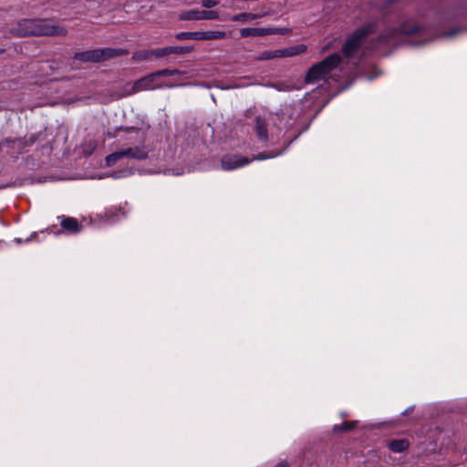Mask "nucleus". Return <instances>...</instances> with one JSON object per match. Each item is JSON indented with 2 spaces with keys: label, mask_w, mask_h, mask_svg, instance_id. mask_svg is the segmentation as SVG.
I'll list each match as a JSON object with an SVG mask.
<instances>
[{
  "label": "nucleus",
  "mask_w": 467,
  "mask_h": 467,
  "mask_svg": "<svg viewBox=\"0 0 467 467\" xmlns=\"http://www.w3.org/2000/svg\"><path fill=\"white\" fill-rule=\"evenodd\" d=\"M17 35L26 36H67V30L65 27L56 26L49 19H23L16 28Z\"/></svg>",
  "instance_id": "1"
},
{
  "label": "nucleus",
  "mask_w": 467,
  "mask_h": 467,
  "mask_svg": "<svg viewBox=\"0 0 467 467\" xmlns=\"http://www.w3.org/2000/svg\"><path fill=\"white\" fill-rule=\"evenodd\" d=\"M420 26L410 20L403 22L400 26L389 27L383 30L373 41L375 47L398 46L402 42L403 37L417 34Z\"/></svg>",
  "instance_id": "2"
},
{
  "label": "nucleus",
  "mask_w": 467,
  "mask_h": 467,
  "mask_svg": "<svg viewBox=\"0 0 467 467\" xmlns=\"http://www.w3.org/2000/svg\"><path fill=\"white\" fill-rule=\"evenodd\" d=\"M378 28V22L372 21L366 23L362 26L357 28L345 41L342 46V54L346 57H352L361 47L362 41L368 35L374 33Z\"/></svg>",
  "instance_id": "3"
},
{
  "label": "nucleus",
  "mask_w": 467,
  "mask_h": 467,
  "mask_svg": "<svg viewBox=\"0 0 467 467\" xmlns=\"http://www.w3.org/2000/svg\"><path fill=\"white\" fill-rule=\"evenodd\" d=\"M341 62V57L337 53H333L322 61L313 65L307 71L305 81L306 83H315L324 80Z\"/></svg>",
  "instance_id": "4"
},
{
  "label": "nucleus",
  "mask_w": 467,
  "mask_h": 467,
  "mask_svg": "<svg viewBox=\"0 0 467 467\" xmlns=\"http://www.w3.org/2000/svg\"><path fill=\"white\" fill-rule=\"evenodd\" d=\"M127 53L124 49L107 47L78 52L73 56V59L81 62H101Z\"/></svg>",
  "instance_id": "5"
},
{
  "label": "nucleus",
  "mask_w": 467,
  "mask_h": 467,
  "mask_svg": "<svg viewBox=\"0 0 467 467\" xmlns=\"http://www.w3.org/2000/svg\"><path fill=\"white\" fill-rule=\"evenodd\" d=\"M122 158L143 161L148 158V150L145 146H135L119 149V150L114 151L106 157V164L108 166H113L119 160Z\"/></svg>",
  "instance_id": "6"
},
{
  "label": "nucleus",
  "mask_w": 467,
  "mask_h": 467,
  "mask_svg": "<svg viewBox=\"0 0 467 467\" xmlns=\"http://www.w3.org/2000/svg\"><path fill=\"white\" fill-rule=\"evenodd\" d=\"M306 50V46L303 44L296 45L283 49L265 50L259 56L254 57L256 61L269 60L277 57H288L304 53Z\"/></svg>",
  "instance_id": "7"
},
{
  "label": "nucleus",
  "mask_w": 467,
  "mask_h": 467,
  "mask_svg": "<svg viewBox=\"0 0 467 467\" xmlns=\"http://www.w3.org/2000/svg\"><path fill=\"white\" fill-rule=\"evenodd\" d=\"M156 78L157 76L154 72L138 79L132 83V85L127 86V91L123 93L122 96H130L140 91L151 90L160 88V85L155 82Z\"/></svg>",
  "instance_id": "8"
},
{
  "label": "nucleus",
  "mask_w": 467,
  "mask_h": 467,
  "mask_svg": "<svg viewBox=\"0 0 467 467\" xmlns=\"http://www.w3.org/2000/svg\"><path fill=\"white\" fill-rule=\"evenodd\" d=\"M291 32L287 27H245L240 30L241 37L265 36L268 35H286Z\"/></svg>",
  "instance_id": "9"
},
{
  "label": "nucleus",
  "mask_w": 467,
  "mask_h": 467,
  "mask_svg": "<svg viewBox=\"0 0 467 467\" xmlns=\"http://www.w3.org/2000/svg\"><path fill=\"white\" fill-rule=\"evenodd\" d=\"M219 13L216 10H189L179 15L182 21L216 20Z\"/></svg>",
  "instance_id": "10"
},
{
  "label": "nucleus",
  "mask_w": 467,
  "mask_h": 467,
  "mask_svg": "<svg viewBox=\"0 0 467 467\" xmlns=\"http://www.w3.org/2000/svg\"><path fill=\"white\" fill-rule=\"evenodd\" d=\"M251 162L246 157L240 155L230 154L225 155L221 160L222 169L224 171H232L241 167H244Z\"/></svg>",
  "instance_id": "11"
},
{
  "label": "nucleus",
  "mask_w": 467,
  "mask_h": 467,
  "mask_svg": "<svg viewBox=\"0 0 467 467\" xmlns=\"http://www.w3.org/2000/svg\"><path fill=\"white\" fill-rule=\"evenodd\" d=\"M60 226L67 234H78L81 231V224L73 217H61Z\"/></svg>",
  "instance_id": "12"
},
{
  "label": "nucleus",
  "mask_w": 467,
  "mask_h": 467,
  "mask_svg": "<svg viewBox=\"0 0 467 467\" xmlns=\"http://www.w3.org/2000/svg\"><path fill=\"white\" fill-rule=\"evenodd\" d=\"M36 137L34 134L30 135L27 140L26 139H5L0 143V147H9L11 144L12 147L17 146L19 149L24 148L27 145H32L36 141Z\"/></svg>",
  "instance_id": "13"
},
{
  "label": "nucleus",
  "mask_w": 467,
  "mask_h": 467,
  "mask_svg": "<svg viewBox=\"0 0 467 467\" xmlns=\"http://www.w3.org/2000/svg\"><path fill=\"white\" fill-rule=\"evenodd\" d=\"M254 131L256 133L257 138L260 140L264 142H266L268 140L267 124L265 120L259 116L255 118Z\"/></svg>",
  "instance_id": "14"
},
{
  "label": "nucleus",
  "mask_w": 467,
  "mask_h": 467,
  "mask_svg": "<svg viewBox=\"0 0 467 467\" xmlns=\"http://www.w3.org/2000/svg\"><path fill=\"white\" fill-rule=\"evenodd\" d=\"M410 443L407 440H393L389 443V449L395 453H400L406 451Z\"/></svg>",
  "instance_id": "15"
},
{
  "label": "nucleus",
  "mask_w": 467,
  "mask_h": 467,
  "mask_svg": "<svg viewBox=\"0 0 467 467\" xmlns=\"http://www.w3.org/2000/svg\"><path fill=\"white\" fill-rule=\"evenodd\" d=\"M177 40H202V31L180 32L175 35Z\"/></svg>",
  "instance_id": "16"
},
{
  "label": "nucleus",
  "mask_w": 467,
  "mask_h": 467,
  "mask_svg": "<svg viewBox=\"0 0 467 467\" xmlns=\"http://www.w3.org/2000/svg\"><path fill=\"white\" fill-rule=\"evenodd\" d=\"M259 17H261V16L258 15V14L240 13V14L234 15L231 17V20L234 21V22H239V21L245 22V21L254 20V19H257Z\"/></svg>",
  "instance_id": "17"
},
{
  "label": "nucleus",
  "mask_w": 467,
  "mask_h": 467,
  "mask_svg": "<svg viewBox=\"0 0 467 467\" xmlns=\"http://www.w3.org/2000/svg\"><path fill=\"white\" fill-rule=\"evenodd\" d=\"M226 36L223 31H202V40L223 39Z\"/></svg>",
  "instance_id": "18"
},
{
  "label": "nucleus",
  "mask_w": 467,
  "mask_h": 467,
  "mask_svg": "<svg viewBox=\"0 0 467 467\" xmlns=\"http://www.w3.org/2000/svg\"><path fill=\"white\" fill-rule=\"evenodd\" d=\"M192 46L188 47H169V52L175 55H183L193 51Z\"/></svg>",
  "instance_id": "19"
},
{
  "label": "nucleus",
  "mask_w": 467,
  "mask_h": 467,
  "mask_svg": "<svg viewBox=\"0 0 467 467\" xmlns=\"http://www.w3.org/2000/svg\"><path fill=\"white\" fill-rule=\"evenodd\" d=\"M152 57V49L150 50H140L134 52L132 58L134 60H148Z\"/></svg>",
  "instance_id": "20"
},
{
  "label": "nucleus",
  "mask_w": 467,
  "mask_h": 467,
  "mask_svg": "<svg viewBox=\"0 0 467 467\" xmlns=\"http://www.w3.org/2000/svg\"><path fill=\"white\" fill-rule=\"evenodd\" d=\"M358 421H344L341 424L335 425L333 430L335 432L346 431L355 428Z\"/></svg>",
  "instance_id": "21"
},
{
  "label": "nucleus",
  "mask_w": 467,
  "mask_h": 467,
  "mask_svg": "<svg viewBox=\"0 0 467 467\" xmlns=\"http://www.w3.org/2000/svg\"><path fill=\"white\" fill-rule=\"evenodd\" d=\"M182 74V71L178 69H161L155 72V75L158 77H166V76H174V75H181Z\"/></svg>",
  "instance_id": "22"
},
{
  "label": "nucleus",
  "mask_w": 467,
  "mask_h": 467,
  "mask_svg": "<svg viewBox=\"0 0 467 467\" xmlns=\"http://www.w3.org/2000/svg\"><path fill=\"white\" fill-rule=\"evenodd\" d=\"M170 55L169 47L152 49V57L160 58Z\"/></svg>",
  "instance_id": "23"
},
{
  "label": "nucleus",
  "mask_w": 467,
  "mask_h": 467,
  "mask_svg": "<svg viewBox=\"0 0 467 467\" xmlns=\"http://www.w3.org/2000/svg\"><path fill=\"white\" fill-rule=\"evenodd\" d=\"M398 0H385L380 7V11L383 15H387V10Z\"/></svg>",
  "instance_id": "24"
},
{
  "label": "nucleus",
  "mask_w": 467,
  "mask_h": 467,
  "mask_svg": "<svg viewBox=\"0 0 467 467\" xmlns=\"http://www.w3.org/2000/svg\"><path fill=\"white\" fill-rule=\"evenodd\" d=\"M454 17H467V7H457Z\"/></svg>",
  "instance_id": "25"
},
{
  "label": "nucleus",
  "mask_w": 467,
  "mask_h": 467,
  "mask_svg": "<svg viewBox=\"0 0 467 467\" xmlns=\"http://www.w3.org/2000/svg\"><path fill=\"white\" fill-rule=\"evenodd\" d=\"M202 5L205 8H212L218 5V1L215 0H201Z\"/></svg>",
  "instance_id": "26"
},
{
  "label": "nucleus",
  "mask_w": 467,
  "mask_h": 467,
  "mask_svg": "<svg viewBox=\"0 0 467 467\" xmlns=\"http://www.w3.org/2000/svg\"><path fill=\"white\" fill-rule=\"evenodd\" d=\"M275 155H265V153H259L255 158H254L253 160H257V161H263V160H265L267 158H273L275 157Z\"/></svg>",
  "instance_id": "27"
},
{
  "label": "nucleus",
  "mask_w": 467,
  "mask_h": 467,
  "mask_svg": "<svg viewBox=\"0 0 467 467\" xmlns=\"http://www.w3.org/2000/svg\"><path fill=\"white\" fill-rule=\"evenodd\" d=\"M130 174H132L131 170H127V171H124L122 173L116 172L114 174V178L125 177V176H128V175H130Z\"/></svg>",
  "instance_id": "28"
},
{
  "label": "nucleus",
  "mask_w": 467,
  "mask_h": 467,
  "mask_svg": "<svg viewBox=\"0 0 467 467\" xmlns=\"http://www.w3.org/2000/svg\"><path fill=\"white\" fill-rule=\"evenodd\" d=\"M128 85H131L130 83H127L125 84L123 87H122V89H121V92L119 94V98H123L124 96H122L123 93H125L127 91V86Z\"/></svg>",
  "instance_id": "29"
},
{
  "label": "nucleus",
  "mask_w": 467,
  "mask_h": 467,
  "mask_svg": "<svg viewBox=\"0 0 467 467\" xmlns=\"http://www.w3.org/2000/svg\"><path fill=\"white\" fill-rule=\"evenodd\" d=\"M37 234L36 233H33L30 234V236L28 238L26 239V242H30L32 240H34L36 237Z\"/></svg>",
  "instance_id": "30"
},
{
  "label": "nucleus",
  "mask_w": 467,
  "mask_h": 467,
  "mask_svg": "<svg viewBox=\"0 0 467 467\" xmlns=\"http://www.w3.org/2000/svg\"><path fill=\"white\" fill-rule=\"evenodd\" d=\"M275 467H287V462L285 461L280 462Z\"/></svg>",
  "instance_id": "31"
},
{
  "label": "nucleus",
  "mask_w": 467,
  "mask_h": 467,
  "mask_svg": "<svg viewBox=\"0 0 467 467\" xmlns=\"http://www.w3.org/2000/svg\"><path fill=\"white\" fill-rule=\"evenodd\" d=\"M459 31H461V29H460V28L455 29V30H453V31H451V32L447 33L446 35H447L448 36H451L455 35V34H456L457 32H459Z\"/></svg>",
  "instance_id": "32"
},
{
  "label": "nucleus",
  "mask_w": 467,
  "mask_h": 467,
  "mask_svg": "<svg viewBox=\"0 0 467 467\" xmlns=\"http://www.w3.org/2000/svg\"><path fill=\"white\" fill-rule=\"evenodd\" d=\"M117 220H118V219L110 218V217H108V218L106 219V221H107V222H109V223H112L116 222Z\"/></svg>",
  "instance_id": "33"
},
{
  "label": "nucleus",
  "mask_w": 467,
  "mask_h": 467,
  "mask_svg": "<svg viewBox=\"0 0 467 467\" xmlns=\"http://www.w3.org/2000/svg\"><path fill=\"white\" fill-rule=\"evenodd\" d=\"M412 410H413V407L409 408V409H407V410L403 412V414H404V415H407L408 413H410V411H412Z\"/></svg>",
  "instance_id": "34"
},
{
  "label": "nucleus",
  "mask_w": 467,
  "mask_h": 467,
  "mask_svg": "<svg viewBox=\"0 0 467 467\" xmlns=\"http://www.w3.org/2000/svg\"><path fill=\"white\" fill-rule=\"evenodd\" d=\"M329 48V45L327 46H325L323 48H322V53L326 52L327 50H328Z\"/></svg>",
  "instance_id": "35"
},
{
  "label": "nucleus",
  "mask_w": 467,
  "mask_h": 467,
  "mask_svg": "<svg viewBox=\"0 0 467 467\" xmlns=\"http://www.w3.org/2000/svg\"><path fill=\"white\" fill-rule=\"evenodd\" d=\"M16 241L17 243H19V244L22 242V241H21V239H19V238L16 239Z\"/></svg>",
  "instance_id": "36"
}]
</instances>
